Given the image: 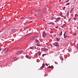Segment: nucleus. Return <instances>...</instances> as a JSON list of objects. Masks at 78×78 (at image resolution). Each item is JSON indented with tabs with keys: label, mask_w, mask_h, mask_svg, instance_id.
<instances>
[{
	"label": "nucleus",
	"mask_w": 78,
	"mask_h": 78,
	"mask_svg": "<svg viewBox=\"0 0 78 78\" xmlns=\"http://www.w3.org/2000/svg\"><path fill=\"white\" fill-rule=\"evenodd\" d=\"M48 65H50V64H48Z\"/></svg>",
	"instance_id": "obj_55"
},
{
	"label": "nucleus",
	"mask_w": 78,
	"mask_h": 78,
	"mask_svg": "<svg viewBox=\"0 0 78 78\" xmlns=\"http://www.w3.org/2000/svg\"><path fill=\"white\" fill-rule=\"evenodd\" d=\"M73 19L74 20H76V19H77L76 18H74Z\"/></svg>",
	"instance_id": "obj_17"
},
{
	"label": "nucleus",
	"mask_w": 78,
	"mask_h": 78,
	"mask_svg": "<svg viewBox=\"0 0 78 78\" xmlns=\"http://www.w3.org/2000/svg\"><path fill=\"white\" fill-rule=\"evenodd\" d=\"M77 29H78V27H77Z\"/></svg>",
	"instance_id": "obj_54"
},
{
	"label": "nucleus",
	"mask_w": 78,
	"mask_h": 78,
	"mask_svg": "<svg viewBox=\"0 0 78 78\" xmlns=\"http://www.w3.org/2000/svg\"><path fill=\"white\" fill-rule=\"evenodd\" d=\"M31 12H32V10H31Z\"/></svg>",
	"instance_id": "obj_51"
},
{
	"label": "nucleus",
	"mask_w": 78,
	"mask_h": 78,
	"mask_svg": "<svg viewBox=\"0 0 78 78\" xmlns=\"http://www.w3.org/2000/svg\"><path fill=\"white\" fill-rule=\"evenodd\" d=\"M16 29H12V31H15V32H16Z\"/></svg>",
	"instance_id": "obj_11"
},
{
	"label": "nucleus",
	"mask_w": 78,
	"mask_h": 78,
	"mask_svg": "<svg viewBox=\"0 0 78 78\" xmlns=\"http://www.w3.org/2000/svg\"><path fill=\"white\" fill-rule=\"evenodd\" d=\"M1 51V49H0V51Z\"/></svg>",
	"instance_id": "obj_53"
},
{
	"label": "nucleus",
	"mask_w": 78,
	"mask_h": 78,
	"mask_svg": "<svg viewBox=\"0 0 78 78\" xmlns=\"http://www.w3.org/2000/svg\"><path fill=\"white\" fill-rule=\"evenodd\" d=\"M76 33H75L74 34H73L74 35V36H76Z\"/></svg>",
	"instance_id": "obj_18"
},
{
	"label": "nucleus",
	"mask_w": 78,
	"mask_h": 78,
	"mask_svg": "<svg viewBox=\"0 0 78 78\" xmlns=\"http://www.w3.org/2000/svg\"><path fill=\"white\" fill-rule=\"evenodd\" d=\"M62 31H61V33L60 34V36H62Z\"/></svg>",
	"instance_id": "obj_20"
},
{
	"label": "nucleus",
	"mask_w": 78,
	"mask_h": 78,
	"mask_svg": "<svg viewBox=\"0 0 78 78\" xmlns=\"http://www.w3.org/2000/svg\"><path fill=\"white\" fill-rule=\"evenodd\" d=\"M36 42H39V40H38L37 39H36Z\"/></svg>",
	"instance_id": "obj_15"
},
{
	"label": "nucleus",
	"mask_w": 78,
	"mask_h": 78,
	"mask_svg": "<svg viewBox=\"0 0 78 78\" xmlns=\"http://www.w3.org/2000/svg\"><path fill=\"white\" fill-rule=\"evenodd\" d=\"M38 54V56H40V55H41V53L40 52H39Z\"/></svg>",
	"instance_id": "obj_13"
},
{
	"label": "nucleus",
	"mask_w": 78,
	"mask_h": 78,
	"mask_svg": "<svg viewBox=\"0 0 78 78\" xmlns=\"http://www.w3.org/2000/svg\"><path fill=\"white\" fill-rule=\"evenodd\" d=\"M69 21H70V19H69Z\"/></svg>",
	"instance_id": "obj_48"
},
{
	"label": "nucleus",
	"mask_w": 78,
	"mask_h": 78,
	"mask_svg": "<svg viewBox=\"0 0 78 78\" xmlns=\"http://www.w3.org/2000/svg\"><path fill=\"white\" fill-rule=\"evenodd\" d=\"M53 33H54V32L53 31H52L50 32V33H52V34Z\"/></svg>",
	"instance_id": "obj_30"
},
{
	"label": "nucleus",
	"mask_w": 78,
	"mask_h": 78,
	"mask_svg": "<svg viewBox=\"0 0 78 78\" xmlns=\"http://www.w3.org/2000/svg\"><path fill=\"white\" fill-rule=\"evenodd\" d=\"M13 59L15 60V61H17V58L16 57L13 58Z\"/></svg>",
	"instance_id": "obj_10"
},
{
	"label": "nucleus",
	"mask_w": 78,
	"mask_h": 78,
	"mask_svg": "<svg viewBox=\"0 0 78 78\" xmlns=\"http://www.w3.org/2000/svg\"><path fill=\"white\" fill-rule=\"evenodd\" d=\"M8 50H6L5 52V53H7V52H8Z\"/></svg>",
	"instance_id": "obj_16"
},
{
	"label": "nucleus",
	"mask_w": 78,
	"mask_h": 78,
	"mask_svg": "<svg viewBox=\"0 0 78 78\" xmlns=\"http://www.w3.org/2000/svg\"><path fill=\"white\" fill-rule=\"evenodd\" d=\"M45 14V12H44Z\"/></svg>",
	"instance_id": "obj_56"
},
{
	"label": "nucleus",
	"mask_w": 78,
	"mask_h": 78,
	"mask_svg": "<svg viewBox=\"0 0 78 78\" xmlns=\"http://www.w3.org/2000/svg\"><path fill=\"white\" fill-rule=\"evenodd\" d=\"M27 27H26L24 28V30H27Z\"/></svg>",
	"instance_id": "obj_25"
},
{
	"label": "nucleus",
	"mask_w": 78,
	"mask_h": 78,
	"mask_svg": "<svg viewBox=\"0 0 78 78\" xmlns=\"http://www.w3.org/2000/svg\"><path fill=\"white\" fill-rule=\"evenodd\" d=\"M19 52V53H20V54H21V53H22V51H20Z\"/></svg>",
	"instance_id": "obj_22"
},
{
	"label": "nucleus",
	"mask_w": 78,
	"mask_h": 78,
	"mask_svg": "<svg viewBox=\"0 0 78 78\" xmlns=\"http://www.w3.org/2000/svg\"><path fill=\"white\" fill-rule=\"evenodd\" d=\"M54 44L55 45V46L56 47H58L59 46V44H58V43L57 42H55Z\"/></svg>",
	"instance_id": "obj_2"
},
{
	"label": "nucleus",
	"mask_w": 78,
	"mask_h": 78,
	"mask_svg": "<svg viewBox=\"0 0 78 78\" xmlns=\"http://www.w3.org/2000/svg\"><path fill=\"white\" fill-rule=\"evenodd\" d=\"M33 12H32L31 13V14H33Z\"/></svg>",
	"instance_id": "obj_39"
},
{
	"label": "nucleus",
	"mask_w": 78,
	"mask_h": 78,
	"mask_svg": "<svg viewBox=\"0 0 78 78\" xmlns=\"http://www.w3.org/2000/svg\"><path fill=\"white\" fill-rule=\"evenodd\" d=\"M41 9H37L36 11V12H40V11H41Z\"/></svg>",
	"instance_id": "obj_4"
},
{
	"label": "nucleus",
	"mask_w": 78,
	"mask_h": 78,
	"mask_svg": "<svg viewBox=\"0 0 78 78\" xmlns=\"http://www.w3.org/2000/svg\"><path fill=\"white\" fill-rule=\"evenodd\" d=\"M54 19V18H52L51 19V20H53Z\"/></svg>",
	"instance_id": "obj_42"
},
{
	"label": "nucleus",
	"mask_w": 78,
	"mask_h": 78,
	"mask_svg": "<svg viewBox=\"0 0 78 78\" xmlns=\"http://www.w3.org/2000/svg\"><path fill=\"white\" fill-rule=\"evenodd\" d=\"M70 3L69 2H68V3H67V4H66V5L67 6L68 5H70Z\"/></svg>",
	"instance_id": "obj_14"
},
{
	"label": "nucleus",
	"mask_w": 78,
	"mask_h": 78,
	"mask_svg": "<svg viewBox=\"0 0 78 78\" xmlns=\"http://www.w3.org/2000/svg\"><path fill=\"white\" fill-rule=\"evenodd\" d=\"M47 36V34L45 31H43L42 33L43 37H45V36Z\"/></svg>",
	"instance_id": "obj_1"
},
{
	"label": "nucleus",
	"mask_w": 78,
	"mask_h": 78,
	"mask_svg": "<svg viewBox=\"0 0 78 78\" xmlns=\"http://www.w3.org/2000/svg\"><path fill=\"white\" fill-rule=\"evenodd\" d=\"M56 40L57 41H59V39L58 38H57Z\"/></svg>",
	"instance_id": "obj_19"
},
{
	"label": "nucleus",
	"mask_w": 78,
	"mask_h": 78,
	"mask_svg": "<svg viewBox=\"0 0 78 78\" xmlns=\"http://www.w3.org/2000/svg\"><path fill=\"white\" fill-rule=\"evenodd\" d=\"M62 0H59V2H61V1H62Z\"/></svg>",
	"instance_id": "obj_43"
},
{
	"label": "nucleus",
	"mask_w": 78,
	"mask_h": 78,
	"mask_svg": "<svg viewBox=\"0 0 78 78\" xmlns=\"http://www.w3.org/2000/svg\"><path fill=\"white\" fill-rule=\"evenodd\" d=\"M37 46H40V44H39L38 43L37 44Z\"/></svg>",
	"instance_id": "obj_23"
},
{
	"label": "nucleus",
	"mask_w": 78,
	"mask_h": 78,
	"mask_svg": "<svg viewBox=\"0 0 78 78\" xmlns=\"http://www.w3.org/2000/svg\"><path fill=\"white\" fill-rule=\"evenodd\" d=\"M74 9V8H73V9H72L70 11V13H72V12H73V10Z\"/></svg>",
	"instance_id": "obj_8"
},
{
	"label": "nucleus",
	"mask_w": 78,
	"mask_h": 78,
	"mask_svg": "<svg viewBox=\"0 0 78 78\" xmlns=\"http://www.w3.org/2000/svg\"><path fill=\"white\" fill-rule=\"evenodd\" d=\"M51 69H53V66H51Z\"/></svg>",
	"instance_id": "obj_29"
},
{
	"label": "nucleus",
	"mask_w": 78,
	"mask_h": 78,
	"mask_svg": "<svg viewBox=\"0 0 78 78\" xmlns=\"http://www.w3.org/2000/svg\"><path fill=\"white\" fill-rule=\"evenodd\" d=\"M69 2V1H67V2H66V3H67V2Z\"/></svg>",
	"instance_id": "obj_38"
},
{
	"label": "nucleus",
	"mask_w": 78,
	"mask_h": 78,
	"mask_svg": "<svg viewBox=\"0 0 78 78\" xmlns=\"http://www.w3.org/2000/svg\"><path fill=\"white\" fill-rule=\"evenodd\" d=\"M26 58H30V57L28 56V55H26Z\"/></svg>",
	"instance_id": "obj_12"
},
{
	"label": "nucleus",
	"mask_w": 78,
	"mask_h": 78,
	"mask_svg": "<svg viewBox=\"0 0 78 78\" xmlns=\"http://www.w3.org/2000/svg\"><path fill=\"white\" fill-rule=\"evenodd\" d=\"M59 28V27H55V28Z\"/></svg>",
	"instance_id": "obj_34"
},
{
	"label": "nucleus",
	"mask_w": 78,
	"mask_h": 78,
	"mask_svg": "<svg viewBox=\"0 0 78 78\" xmlns=\"http://www.w3.org/2000/svg\"><path fill=\"white\" fill-rule=\"evenodd\" d=\"M49 68H51V66H49Z\"/></svg>",
	"instance_id": "obj_40"
},
{
	"label": "nucleus",
	"mask_w": 78,
	"mask_h": 78,
	"mask_svg": "<svg viewBox=\"0 0 78 78\" xmlns=\"http://www.w3.org/2000/svg\"><path fill=\"white\" fill-rule=\"evenodd\" d=\"M2 19H0V20H2Z\"/></svg>",
	"instance_id": "obj_50"
},
{
	"label": "nucleus",
	"mask_w": 78,
	"mask_h": 78,
	"mask_svg": "<svg viewBox=\"0 0 78 78\" xmlns=\"http://www.w3.org/2000/svg\"><path fill=\"white\" fill-rule=\"evenodd\" d=\"M30 17H28V19H30Z\"/></svg>",
	"instance_id": "obj_49"
},
{
	"label": "nucleus",
	"mask_w": 78,
	"mask_h": 78,
	"mask_svg": "<svg viewBox=\"0 0 78 78\" xmlns=\"http://www.w3.org/2000/svg\"><path fill=\"white\" fill-rule=\"evenodd\" d=\"M38 16H42V15L41 14V15H39Z\"/></svg>",
	"instance_id": "obj_36"
},
{
	"label": "nucleus",
	"mask_w": 78,
	"mask_h": 78,
	"mask_svg": "<svg viewBox=\"0 0 78 78\" xmlns=\"http://www.w3.org/2000/svg\"><path fill=\"white\" fill-rule=\"evenodd\" d=\"M5 49H4L3 50V51H5Z\"/></svg>",
	"instance_id": "obj_41"
},
{
	"label": "nucleus",
	"mask_w": 78,
	"mask_h": 78,
	"mask_svg": "<svg viewBox=\"0 0 78 78\" xmlns=\"http://www.w3.org/2000/svg\"><path fill=\"white\" fill-rule=\"evenodd\" d=\"M24 19V17H22L20 18V19Z\"/></svg>",
	"instance_id": "obj_26"
},
{
	"label": "nucleus",
	"mask_w": 78,
	"mask_h": 78,
	"mask_svg": "<svg viewBox=\"0 0 78 78\" xmlns=\"http://www.w3.org/2000/svg\"><path fill=\"white\" fill-rule=\"evenodd\" d=\"M48 24H51L53 25H55V23H52V22L50 23H48Z\"/></svg>",
	"instance_id": "obj_7"
},
{
	"label": "nucleus",
	"mask_w": 78,
	"mask_h": 78,
	"mask_svg": "<svg viewBox=\"0 0 78 78\" xmlns=\"http://www.w3.org/2000/svg\"><path fill=\"white\" fill-rule=\"evenodd\" d=\"M46 66H48V64L47 63H46Z\"/></svg>",
	"instance_id": "obj_35"
},
{
	"label": "nucleus",
	"mask_w": 78,
	"mask_h": 78,
	"mask_svg": "<svg viewBox=\"0 0 78 78\" xmlns=\"http://www.w3.org/2000/svg\"><path fill=\"white\" fill-rule=\"evenodd\" d=\"M77 17H78V15H77Z\"/></svg>",
	"instance_id": "obj_57"
},
{
	"label": "nucleus",
	"mask_w": 78,
	"mask_h": 78,
	"mask_svg": "<svg viewBox=\"0 0 78 78\" xmlns=\"http://www.w3.org/2000/svg\"><path fill=\"white\" fill-rule=\"evenodd\" d=\"M40 17H39L38 18H39Z\"/></svg>",
	"instance_id": "obj_58"
},
{
	"label": "nucleus",
	"mask_w": 78,
	"mask_h": 78,
	"mask_svg": "<svg viewBox=\"0 0 78 78\" xmlns=\"http://www.w3.org/2000/svg\"><path fill=\"white\" fill-rule=\"evenodd\" d=\"M75 16H77V14H76L75 15Z\"/></svg>",
	"instance_id": "obj_37"
},
{
	"label": "nucleus",
	"mask_w": 78,
	"mask_h": 78,
	"mask_svg": "<svg viewBox=\"0 0 78 78\" xmlns=\"http://www.w3.org/2000/svg\"><path fill=\"white\" fill-rule=\"evenodd\" d=\"M45 30H47V27H46L45 28Z\"/></svg>",
	"instance_id": "obj_44"
},
{
	"label": "nucleus",
	"mask_w": 78,
	"mask_h": 78,
	"mask_svg": "<svg viewBox=\"0 0 78 78\" xmlns=\"http://www.w3.org/2000/svg\"><path fill=\"white\" fill-rule=\"evenodd\" d=\"M39 37V36H37L36 37H34V38H36V37Z\"/></svg>",
	"instance_id": "obj_21"
},
{
	"label": "nucleus",
	"mask_w": 78,
	"mask_h": 78,
	"mask_svg": "<svg viewBox=\"0 0 78 78\" xmlns=\"http://www.w3.org/2000/svg\"><path fill=\"white\" fill-rule=\"evenodd\" d=\"M34 48H35V49H36V46L34 47V46H32V47H30V49H33Z\"/></svg>",
	"instance_id": "obj_5"
},
{
	"label": "nucleus",
	"mask_w": 78,
	"mask_h": 78,
	"mask_svg": "<svg viewBox=\"0 0 78 78\" xmlns=\"http://www.w3.org/2000/svg\"><path fill=\"white\" fill-rule=\"evenodd\" d=\"M19 52H18L16 53V55H17V54H19Z\"/></svg>",
	"instance_id": "obj_31"
},
{
	"label": "nucleus",
	"mask_w": 78,
	"mask_h": 78,
	"mask_svg": "<svg viewBox=\"0 0 78 78\" xmlns=\"http://www.w3.org/2000/svg\"><path fill=\"white\" fill-rule=\"evenodd\" d=\"M44 66H45V65L44 64V63H43V65H42V66L41 67V69H43V68H44Z\"/></svg>",
	"instance_id": "obj_6"
},
{
	"label": "nucleus",
	"mask_w": 78,
	"mask_h": 78,
	"mask_svg": "<svg viewBox=\"0 0 78 78\" xmlns=\"http://www.w3.org/2000/svg\"><path fill=\"white\" fill-rule=\"evenodd\" d=\"M33 22V21H30V23H32Z\"/></svg>",
	"instance_id": "obj_33"
},
{
	"label": "nucleus",
	"mask_w": 78,
	"mask_h": 78,
	"mask_svg": "<svg viewBox=\"0 0 78 78\" xmlns=\"http://www.w3.org/2000/svg\"><path fill=\"white\" fill-rule=\"evenodd\" d=\"M60 19L61 18L60 17L57 18V19H56V20L55 21V22H58L59 20V19Z\"/></svg>",
	"instance_id": "obj_3"
},
{
	"label": "nucleus",
	"mask_w": 78,
	"mask_h": 78,
	"mask_svg": "<svg viewBox=\"0 0 78 78\" xmlns=\"http://www.w3.org/2000/svg\"><path fill=\"white\" fill-rule=\"evenodd\" d=\"M45 55H46V54H45L42 55V56H43V57H44V56H45Z\"/></svg>",
	"instance_id": "obj_24"
},
{
	"label": "nucleus",
	"mask_w": 78,
	"mask_h": 78,
	"mask_svg": "<svg viewBox=\"0 0 78 78\" xmlns=\"http://www.w3.org/2000/svg\"><path fill=\"white\" fill-rule=\"evenodd\" d=\"M65 34H66V32H65L64 34V37L65 38H66V37H67V36L65 35Z\"/></svg>",
	"instance_id": "obj_9"
},
{
	"label": "nucleus",
	"mask_w": 78,
	"mask_h": 78,
	"mask_svg": "<svg viewBox=\"0 0 78 78\" xmlns=\"http://www.w3.org/2000/svg\"><path fill=\"white\" fill-rule=\"evenodd\" d=\"M61 60H62V61H64V59H63V58H61Z\"/></svg>",
	"instance_id": "obj_28"
},
{
	"label": "nucleus",
	"mask_w": 78,
	"mask_h": 78,
	"mask_svg": "<svg viewBox=\"0 0 78 78\" xmlns=\"http://www.w3.org/2000/svg\"><path fill=\"white\" fill-rule=\"evenodd\" d=\"M44 20H43V21H44Z\"/></svg>",
	"instance_id": "obj_47"
},
{
	"label": "nucleus",
	"mask_w": 78,
	"mask_h": 78,
	"mask_svg": "<svg viewBox=\"0 0 78 78\" xmlns=\"http://www.w3.org/2000/svg\"><path fill=\"white\" fill-rule=\"evenodd\" d=\"M68 51H69V52H71L72 50H68Z\"/></svg>",
	"instance_id": "obj_27"
},
{
	"label": "nucleus",
	"mask_w": 78,
	"mask_h": 78,
	"mask_svg": "<svg viewBox=\"0 0 78 78\" xmlns=\"http://www.w3.org/2000/svg\"><path fill=\"white\" fill-rule=\"evenodd\" d=\"M77 48H78V46H77Z\"/></svg>",
	"instance_id": "obj_52"
},
{
	"label": "nucleus",
	"mask_w": 78,
	"mask_h": 78,
	"mask_svg": "<svg viewBox=\"0 0 78 78\" xmlns=\"http://www.w3.org/2000/svg\"><path fill=\"white\" fill-rule=\"evenodd\" d=\"M63 17L65 19H66V16H63Z\"/></svg>",
	"instance_id": "obj_32"
},
{
	"label": "nucleus",
	"mask_w": 78,
	"mask_h": 78,
	"mask_svg": "<svg viewBox=\"0 0 78 78\" xmlns=\"http://www.w3.org/2000/svg\"><path fill=\"white\" fill-rule=\"evenodd\" d=\"M6 22V21H4V23H5Z\"/></svg>",
	"instance_id": "obj_45"
},
{
	"label": "nucleus",
	"mask_w": 78,
	"mask_h": 78,
	"mask_svg": "<svg viewBox=\"0 0 78 78\" xmlns=\"http://www.w3.org/2000/svg\"><path fill=\"white\" fill-rule=\"evenodd\" d=\"M28 50H30V49H29Z\"/></svg>",
	"instance_id": "obj_59"
},
{
	"label": "nucleus",
	"mask_w": 78,
	"mask_h": 78,
	"mask_svg": "<svg viewBox=\"0 0 78 78\" xmlns=\"http://www.w3.org/2000/svg\"><path fill=\"white\" fill-rule=\"evenodd\" d=\"M64 9H65V8H66V7H64Z\"/></svg>",
	"instance_id": "obj_46"
}]
</instances>
